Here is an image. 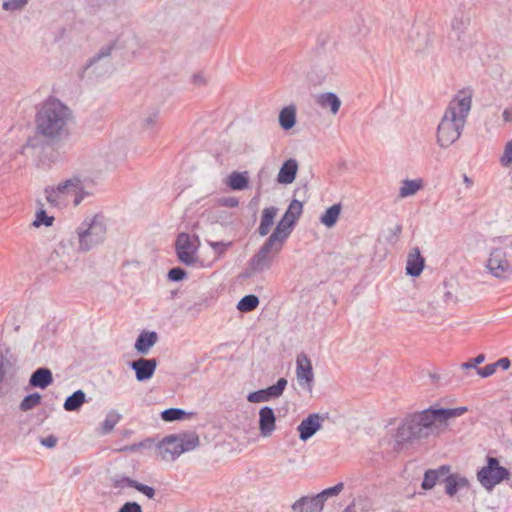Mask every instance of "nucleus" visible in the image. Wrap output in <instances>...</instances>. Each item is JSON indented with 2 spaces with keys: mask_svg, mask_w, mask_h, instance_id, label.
<instances>
[{
  "mask_svg": "<svg viewBox=\"0 0 512 512\" xmlns=\"http://www.w3.org/2000/svg\"><path fill=\"white\" fill-rule=\"evenodd\" d=\"M72 120V110L59 99L49 97L37 109L34 119L36 135L27 139L22 153L30 148L39 149L44 142L57 144L68 138Z\"/></svg>",
  "mask_w": 512,
  "mask_h": 512,
  "instance_id": "1",
  "label": "nucleus"
},
{
  "mask_svg": "<svg viewBox=\"0 0 512 512\" xmlns=\"http://www.w3.org/2000/svg\"><path fill=\"white\" fill-rule=\"evenodd\" d=\"M468 411L466 406L456 408H436L427 409L407 414L395 434V440L398 444L409 443L428 438L436 424H446L448 420L460 417Z\"/></svg>",
  "mask_w": 512,
  "mask_h": 512,
  "instance_id": "2",
  "label": "nucleus"
},
{
  "mask_svg": "<svg viewBox=\"0 0 512 512\" xmlns=\"http://www.w3.org/2000/svg\"><path fill=\"white\" fill-rule=\"evenodd\" d=\"M471 105V95L464 92H460L450 101L437 127V144L440 147L448 148L460 138Z\"/></svg>",
  "mask_w": 512,
  "mask_h": 512,
  "instance_id": "3",
  "label": "nucleus"
},
{
  "mask_svg": "<svg viewBox=\"0 0 512 512\" xmlns=\"http://www.w3.org/2000/svg\"><path fill=\"white\" fill-rule=\"evenodd\" d=\"M78 235V250L88 252L105 240L107 227L103 215L96 214L87 217L76 230Z\"/></svg>",
  "mask_w": 512,
  "mask_h": 512,
  "instance_id": "4",
  "label": "nucleus"
},
{
  "mask_svg": "<svg viewBox=\"0 0 512 512\" xmlns=\"http://www.w3.org/2000/svg\"><path fill=\"white\" fill-rule=\"evenodd\" d=\"M198 445L199 437L196 433H182L163 438L157 446V451L162 460L174 461L182 453L191 451Z\"/></svg>",
  "mask_w": 512,
  "mask_h": 512,
  "instance_id": "5",
  "label": "nucleus"
},
{
  "mask_svg": "<svg viewBox=\"0 0 512 512\" xmlns=\"http://www.w3.org/2000/svg\"><path fill=\"white\" fill-rule=\"evenodd\" d=\"M285 243L270 235L255 253L243 273L244 277H252L272 267L274 258L280 253Z\"/></svg>",
  "mask_w": 512,
  "mask_h": 512,
  "instance_id": "6",
  "label": "nucleus"
},
{
  "mask_svg": "<svg viewBox=\"0 0 512 512\" xmlns=\"http://www.w3.org/2000/svg\"><path fill=\"white\" fill-rule=\"evenodd\" d=\"M509 476V470L501 466L497 458L490 456L487 457L486 465L477 472V480L487 491H492L496 485L508 479Z\"/></svg>",
  "mask_w": 512,
  "mask_h": 512,
  "instance_id": "7",
  "label": "nucleus"
},
{
  "mask_svg": "<svg viewBox=\"0 0 512 512\" xmlns=\"http://www.w3.org/2000/svg\"><path fill=\"white\" fill-rule=\"evenodd\" d=\"M302 211L303 203L296 199L292 200L271 235L285 243Z\"/></svg>",
  "mask_w": 512,
  "mask_h": 512,
  "instance_id": "8",
  "label": "nucleus"
},
{
  "mask_svg": "<svg viewBox=\"0 0 512 512\" xmlns=\"http://www.w3.org/2000/svg\"><path fill=\"white\" fill-rule=\"evenodd\" d=\"M488 272L499 280H508L512 276V264L507 252L501 248H494L486 262Z\"/></svg>",
  "mask_w": 512,
  "mask_h": 512,
  "instance_id": "9",
  "label": "nucleus"
},
{
  "mask_svg": "<svg viewBox=\"0 0 512 512\" xmlns=\"http://www.w3.org/2000/svg\"><path fill=\"white\" fill-rule=\"evenodd\" d=\"M80 188V177L73 176L56 186H48L45 188L46 200L52 206H59L65 197L73 194L75 189Z\"/></svg>",
  "mask_w": 512,
  "mask_h": 512,
  "instance_id": "10",
  "label": "nucleus"
},
{
  "mask_svg": "<svg viewBox=\"0 0 512 512\" xmlns=\"http://www.w3.org/2000/svg\"><path fill=\"white\" fill-rule=\"evenodd\" d=\"M59 322L56 319L48 321L38 331L33 349L36 351L50 350L54 347Z\"/></svg>",
  "mask_w": 512,
  "mask_h": 512,
  "instance_id": "11",
  "label": "nucleus"
},
{
  "mask_svg": "<svg viewBox=\"0 0 512 512\" xmlns=\"http://www.w3.org/2000/svg\"><path fill=\"white\" fill-rule=\"evenodd\" d=\"M287 386L285 378H279L276 384L266 388L251 392L247 396V400L251 403H260L279 398Z\"/></svg>",
  "mask_w": 512,
  "mask_h": 512,
  "instance_id": "12",
  "label": "nucleus"
},
{
  "mask_svg": "<svg viewBox=\"0 0 512 512\" xmlns=\"http://www.w3.org/2000/svg\"><path fill=\"white\" fill-rule=\"evenodd\" d=\"M335 61L333 59H323L317 61L309 73L310 81L315 85H320L334 74Z\"/></svg>",
  "mask_w": 512,
  "mask_h": 512,
  "instance_id": "13",
  "label": "nucleus"
},
{
  "mask_svg": "<svg viewBox=\"0 0 512 512\" xmlns=\"http://www.w3.org/2000/svg\"><path fill=\"white\" fill-rule=\"evenodd\" d=\"M128 364L135 371L136 379L138 381H145L153 376L157 366V360L154 358H139L129 362Z\"/></svg>",
  "mask_w": 512,
  "mask_h": 512,
  "instance_id": "14",
  "label": "nucleus"
},
{
  "mask_svg": "<svg viewBox=\"0 0 512 512\" xmlns=\"http://www.w3.org/2000/svg\"><path fill=\"white\" fill-rule=\"evenodd\" d=\"M321 420L322 417L317 413L309 414L307 418L303 419L297 428L300 440L307 441L320 430L322 427Z\"/></svg>",
  "mask_w": 512,
  "mask_h": 512,
  "instance_id": "15",
  "label": "nucleus"
},
{
  "mask_svg": "<svg viewBox=\"0 0 512 512\" xmlns=\"http://www.w3.org/2000/svg\"><path fill=\"white\" fill-rule=\"evenodd\" d=\"M296 374L297 380L301 386L305 384L309 389L312 388L314 374L312 371L311 361L308 359L306 354L298 356Z\"/></svg>",
  "mask_w": 512,
  "mask_h": 512,
  "instance_id": "16",
  "label": "nucleus"
},
{
  "mask_svg": "<svg viewBox=\"0 0 512 512\" xmlns=\"http://www.w3.org/2000/svg\"><path fill=\"white\" fill-rule=\"evenodd\" d=\"M276 416L274 410L269 406H264L259 411V430L260 435L269 437L275 431Z\"/></svg>",
  "mask_w": 512,
  "mask_h": 512,
  "instance_id": "17",
  "label": "nucleus"
},
{
  "mask_svg": "<svg viewBox=\"0 0 512 512\" xmlns=\"http://www.w3.org/2000/svg\"><path fill=\"white\" fill-rule=\"evenodd\" d=\"M324 504L322 500L315 495L313 497L303 496L292 505L295 512H321Z\"/></svg>",
  "mask_w": 512,
  "mask_h": 512,
  "instance_id": "18",
  "label": "nucleus"
},
{
  "mask_svg": "<svg viewBox=\"0 0 512 512\" xmlns=\"http://www.w3.org/2000/svg\"><path fill=\"white\" fill-rule=\"evenodd\" d=\"M16 372L14 361L7 355L0 354V395H5L8 390L5 389V382L13 378Z\"/></svg>",
  "mask_w": 512,
  "mask_h": 512,
  "instance_id": "19",
  "label": "nucleus"
},
{
  "mask_svg": "<svg viewBox=\"0 0 512 512\" xmlns=\"http://www.w3.org/2000/svg\"><path fill=\"white\" fill-rule=\"evenodd\" d=\"M68 260L65 255V246L61 243L50 253L47 263L52 270L62 272L68 268Z\"/></svg>",
  "mask_w": 512,
  "mask_h": 512,
  "instance_id": "20",
  "label": "nucleus"
},
{
  "mask_svg": "<svg viewBox=\"0 0 512 512\" xmlns=\"http://www.w3.org/2000/svg\"><path fill=\"white\" fill-rule=\"evenodd\" d=\"M424 263L419 248H413L408 255L406 273L412 277L419 276L424 269Z\"/></svg>",
  "mask_w": 512,
  "mask_h": 512,
  "instance_id": "21",
  "label": "nucleus"
},
{
  "mask_svg": "<svg viewBox=\"0 0 512 512\" xmlns=\"http://www.w3.org/2000/svg\"><path fill=\"white\" fill-rule=\"evenodd\" d=\"M298 171V163L295 159L286 160L277 175V181L280 184H291L295 178Z\"/></svg>",
  "mask_w": 512,
  "mask_h": 512,
  "instance_id": "22",
  "label": "nucleus"
},
{
  "mask_svg": "<svg viewBox=\"0 0 512 512\" xmlns=\"http://www.w3.org/2000/svg\"><path fill=\"white\" fill-rule=\"evenodd\" d=\"M450 467L442 465L437 469H429L425 472L421 487L424 490L432 489L438 481H442V477L448 474Z\"/></svg>",
  "mask_w": 512,
  "mask_h": 512,
  "instance_id": "23",
  "label": "nucleus"
},
{
  "mask_svg": "<svg viewBox=\"0 0 512 512\" xmlns=\"http://www.w3.org/2000/svg\"><path fill=\"white\" fill-rule=\"evenodd\" d=\"M442 482L445 484V492L449 496H454L459 489L468 487L469 481L467 478L459 475V474H446L445 478L442 479Z\"/></svg>",
  "mask_w": 512,
  "mask_h": 512,
  "instance_id": "24",
  "label": "nucleus"
},
{
  "mask_svg": "<svg viewBox=\"0 0 512 512\" xmlns=\"http://www.w3.org/2000/svg\"><path fill=\"white\" fill-rule=\"evenodd\" d=\"M316 103L322 109H329L333 115H336L341 106V100L333 92L320 93L316 97Z\"/></svg>",
  "mask_w": 512,
  "mask_h": 512,
  "instance_id": "25",
  "label": "nucleus"
},
{
  "mask_svg": "<svg viewBox=\"0 0 512 512\" xmlns=\"http://www.w3.org/2000/svg\"><path fill=\"white\" fill-rule=\"evenodd\" d=\"M278 213V208L275 206L266 207L262 211L260 224L257 228V232L260 236H266L272 226L274 225L275 217Z\"/></svg>",
  "mask_w": 512,
  "mask_h": 512,
  "instance_id": "26",
  "label": "nucleus"
},
{
  "mask_svg": "<svg viewBox=\"0 0 512 512\" xmlns=\"http://www.w3.org/2000/svg\"><path fill=\"white\" fill-rule=\"evenodd\" d=\"M53 382L52 372L48 368L36 369L29 380V384L32 387H38L44 389Z\"/></svg>",
  "mask_w": 512,
  "mask_h": 512,
  "instance_id": "27",
  "label": "nucleus"
},
{
  "mask_svg": "<svg viewBox=\"0 0 512 512\" xmlns=\"http://www.w3.org/2000/svg\"><path fill=\"white\" fill-rule=\"evenodd\" d=\"M227 185L234 191H241L246 189L249 185L248 172L233 171L228 176Z\"/></svg>",
  "mask_w": 512,
  "mask_h": 512,
  "instance_id": "28",
  "label": "nucleus"
},
{
  "mask_svg": "<svg viewBox=\"0 0 512 512\" xmlns=\"http://www.w3.org/2000/svg\"><path fill=\"white\" fill-rule=\"evenodd\" d=\"M424 186V182L421 178L418 179H404L401 182V187L399 188V197L407 198L415 195L419 190H421Z\"/></svg>",
  "mask_w": 512,
  "mask_h": 512,
  "instance_id": "29",
  "label": "nucleus"
},
{
  "mask_svg": "<svg viewBox=\"0 0 512 512\" xmlns=\"http://www.w3.org/2000/svg\"><path fill=\"white\" fill-rule=\"evenodd\" d=\"M157 339L156 332L143 331L135 342V349L137 352H146L156 343Z\"/></svg>",
  "mask_w": 512,
  "mask_h": 512,
  "instance_id": "30",
  "label": "nucleus"
},
{
  "mask_svg": "<svg viewBox=\"0 0 512 512\" xmlns=\"http://www.w3.org/2000/svg\"><path fill=\"white\" fill-rule=\"evenodd\" d=\"M296 123V108L293 105L284 107L279 113V124L282 129L290 130Z\"/></svg>",
  "mask_w": 512,
  "mask_h": 512,
  "instance_id": "31",
  "label": "nucleus"
},
{
  "mask_svg": "<svg viewBox=\"0 0 512 512\" xmlns=\"http://www.w3.org/2000/svg\"><path fill=\"white\" fill-rule=\"evenodd\" d=\"M85 402V392L83 390H77L66 398L63 407L66 411L69 412L78 411Z\"/></svg>",
  "mask_w": 512,
  "mask_h": 512,
  "instance_id": "32",
  "label": "nucleus"
},
{
  "mask_svg": "<svg viewBox=\"0 0 512 512\" xmlns=\"http://www.w3.org/2000/svg\"><path fill=\"white\" fill-rule=\"evenodd\" d=\"M340 212H341L340 204L332 205L321 215V217H320L321 223L328 228L333 227L339 218Z\"/></svg>",
  "mask_w": 512,
  "mask_h": 512,
  "instance_id": "33",
  "label": "nucleus"
},
{
  "mask_svg": "<svg viewBox=\"0 0 512 512\" xmlns=\"http://www.w3.org/2000/svg\"><path fill=\"white\" fill-rule=\"evenodd\" d=\"M259 305V298L256 295L249 294L240 299L237 309L241 312H251Z\"/></svg>",
  "mask_w": 512,
  "mask_h": 512,
  "instance_id": "34",
  "label": "nucleus"
},
{
  "mask_svg": "<svg viewBox=\"0 0 512 512\" xmlns=\"http://www.w3.org/2000/svg\"><path fill=\"white\" fill-rule=\"evenodd\" d=\"M136 480H133L127 476H119L111 479V486L118 490L120 494L126 488H134L136 486Z\"/></svg>",
  "mask_w": 512,
  "mask_h": 512,
  "instance_id": "35",
  "label": "nucleus"
},
{
  "mask_svg": "<svg viewBox=\"0 0 512 512\" xmlns=\"http://www.w3.org/2000/svg\"><path fill=\"white\" fill-rule=\"evenodd\" d=\"M116 47V41H113L105 46H103L86 64V69L104 57H108L111 55L112 51Z\"/></svg>",
  "mask_w": 512,
  "mask_h": 512,
  "instance_id": "36",
  "label": "nucleus"
},
{
  "mask_svg": "<svg viewBox=\"0 0 512 512\" xmlns=\"http://www.w3.org/2000/svg\"><path fill=\"white\" fill-rule=\"evenodd\" d=\"M41 403V395L37 392L32 393L24 397L21 401L19 408L20 410L26 412L29 411Z\"/></svg>",
  "mask_w": 512,
  "mask_h": 512,
  "instance_id": "37",
  "label": "nucleus"
},
{
  "mask_svg": "<svg viewBox=\"0 0 512 512\" xmlns=\"http://www.w3.org/2000/svg\"><path fill=\"white\" fill-rule=\"evenodd\" d=\"M175 250L176 251H191L195 250L196 248L193 247V244L191 242V237L187 233H180L177 236L176 242H175Z\"/></svg>",
  "mask_w": 512,
  "mask_h": 512,
  "instance_id": "38",
  "label": "nucleus"
},
{
  "mask_svg": "<svg viewBox=\"0 0 512 512\" xmlns=\"http://www.w3.org/2000/svg\"><path fill=\"white\" fill-rule=\"evenodd\" d=\"M187 413L180 408H169L161 413V418L166 422H172L176 420H182L185 418Z\"/></svg>",
  "mask_w": 512,
  "mask_h": 512,
  "instance_id": "39",
  "label": "nucleus"
},
{
  "mask_svg": "<svg viewBox=\"0 0 512 512\" xmlns=\"http://www.w3.org/2000/svg\"><path fill=\"white\" fill-rule=\"evenodd\" d=\"M158 118H159L158 111H153V112L149 113L143 120L142 128L145 131H150L151 135H155L154 128L157 125Z\"/></svg>",
  "mask_w": 512,
  "mask_h": 512,
  "instance_id": "40",
  "label": "nucleus"
},
{
  "mask_svg": "<svg viewBox=\"0 0 512 512\" xmlns=\"http://www.w3.org/2000/svg\"><path fill=\"white\" fill-rule=\"evenodd\" d=\"M176 255L181 263L188 266L195 264L198 260L195 250L176 251Z\"/></svg>",
  "mask_w": 512,
  "mask_h": 512,
  "instance_id": "41",
  "label": "nucleus"
},
{
  "mask_svg": "<svg viewBox=\"0 0 512 512\" xmlns=\"http://www.w3.org/2000/svg\"><path fill=\"white\" fill-rule=\"evenodd\" d=\"M53 221L54 217L48 216L46 212L41 209L36 213L35 220L33 221V226L40 227L41 225H44L49 227L53 224Z\"/></svg>",
  "mask_w": 512,
  "mask_h": 512,
  "instance_id": "42",
  "label": "nucleus"
},
{
  "mask_svg": "<svg viewBox=\"0 0 512 512\" xmlns=\"http://www.w3.org/2000/svg\"><path fill=\"white\" fill-rule=\"evenodd\" d=\"M119 420H120L119 414L109 413L103 422V426H102L103 433L107 434V433L111 432Z\"/></svg>",
  "mask_w": 512,
  "mask_h": 512,
  "instance_id": "43",
  "label": "nucleus"
},
{
  "mask_svg": "<svg viewBox=\"0 0 512 512\" xmlns=\"http://www.w3.org/2000/svg\"><path fill=\"white\" fill-rule=\"evenodd\" d=\"M343 487H344V484L342 482H340L333 487L323 490L322 492H320L317 495L322 500V503L324 504L325 500L329 496L338 495L343 490Z\"/></svg>",
  "mask_w": 512,
  "mask_h": 512,
  "instance_id": "44",
  "label": "nucleus"
},
{
  "mask_svg": "<svg viewBox=\"0 0 512 512\" xmlns=\"http://www.w3.org/2000/svg\"><path fill=\"white\" fill-rule=\"evenodd\" d=\"M28 0H7L2 4V8L6 11H16L21 9Z\"/></svg>",
  "mask_w": 512,
  "mask_h": 512,
  "instance_id": "45",
  "label": "nucleus"
},
{
  "mask_svg": "<svg viewBox=\"0 0 512 512\" xmlns=\"http://www.w3.org/2000/svg\"><path fill=\"white\" fill-rule=\"evenodd\" d=\"M500 163L504 167H508L512 163V140L506 144Z\"/></svg>",
  "mask_w": 512,
  "mask_h": 512,
  "instance_id": "46",
  "label": "nucleus"
},
{
  "mask_svg": "<svg viewBox=\"0 0 512 512\" xmlns=\"http://www.w3.org/2000/svg\"><path fill=\"white\" fill-rule=\"evenodd\" d=\"M208 244L214 250V252L218 255L224 254L227 251V249L232 246V242L225 243L222 241H220V242L209 241Z\"/></svg>",
  "mask_w": 512,
  "mask_h": 512,
  "instance_id": "47",
  "label": "nucleus"
},
{
  "mask_svg": "<svg viewBox=\"0 0 512 512\" xmlns=\"http://www.w3.org/2000/svg\"><path fill=\"white\" fill-rule=\"evenodd\" d=\"M186 271L180 267H174L168 272V279L170 281H181L186 277Z\"/></svg>",
  "mask_w": 512,
  "mask_h": 512,
  "instance_id": "48",
  "label": "nucleus"
},
{
  "mask_svg": "<svg viewBox=\"0 0 512 512\" xmlns=\"http://www.w3.org/2000/svg\"><path fill=\"white\" fill-rule=\"evenodd\" d=\"M88 195H89V193L84 190L83 182L80 179V188L75 189V191H74V200H73L74 205L78 206L84 200V198Z\"/></svg>",
  "mask_w": 512,
  "mask_h": 512,
  "instance_id": "49",
  "label": "nucleus"
},
{
  "mask_svg": "<svg viewBox=\"0 0 512 512\" xmlns=\"http://www.w3.org/2000/svg\"><path fill=\"white\" fill-rule=\"evenodd\" d=\"M135 489L141 493H143L147 498L153 499L155 496V489L148 485L142 484L140 482H136Z\"/></svg>",
  "mask_w": 512,
  "mask_h": 512,
  "instance_id": "50",
  "label": "nucleus"
},
{
  "mask_svg": "<svg viewBox=\"0 0 512 512\" xmlns=\"http://www.w3.org/2000/svg\"><path fill=\"white\" fill-rule=\"evenodd\" d=\"M118 512H142V507L137 502L124 503Z\"/></svg>",
  "mask_w": 512,
  "mask_h": 512,
  "instance_id": "51",
  "label": "nucleus"
},
{
  "mask_svg": "<svg viewBox=\"0 0 512 512\" xmlns=\"http://www.w3.org/2000/svg\"><path fill=\"white\" fill-rule=\"evenodd\" d=\"M495 371H496L495 365L493 363H490V364H487L483 368H478L477 374L479 376H481L482 378H486V377L493 375L495 373Z\"/></svg>",
  "mask_w": 512,
  "mask_h": 512,
  "instance_id": "52",
  "label": "nucleus"
},
{
  "mask_svg": "<svg viewBox=\"0 0 512 512\" xmlns=\"http://www.w3.org/2000/svg\"><path fill=\"white\" fill-rule=\"evenodd\" d=\"M220 204L225 207L234 208L239 205V200L236 197H226L220 200Z\"/></svg>",
  "mask_w": 512,
  "mask_h": 512,
  "instance_id": "53",
  "label": "nucleus"
},
{
  "mask_svg": "<svg viewBox=\"0 0 512 512\" xmlns=\"http://www.w3.org/2000/svg\"><path fill=\"white\" fill-rule=\"evenodd\" d=\"M493 364L495 365V369H497L499 367L502 370H507L510 367L511 362L508 358L504 357V358L499 359L496 362H493Z\"/></svg>",
  "mask_w": 512,
  "mask_h": 512,
  "instance_id": "54",
  "label": "nucleus"
},
{
  "mask_svg": "<svg viewBox=\"0 0 512 512\" xmlns=\"http://www.w3.org/2000/svg\"><path fill=\"white\" fill-rule=\"evenodd\" d=\"M41 444L43 446L47 447V448H53L57 444V438L52 436V435H50V436H48L46 438H43L41 440Z\"/></svg>",
  "mask_w": 512,
  "mask_h": 512,
  "instance_id": "55",
  "label": "nucleus"
},
{
  "mask_svg": "<svg viewBox=\"0 0 512 512\" xmlns=\"http://www.w3.org/2000/svg\"><path fill=\"white\" fill-rule=\"evenodd\" d=\"M503 119L504 121L506 122H511L512 121V109L510 108H507L503 111Z\"/></svg>",
  "mask_w": 512,
  "mask_h": 512,
  "instance_id": "56",
  "label": "nucleus"
},
{
  "mask_svg": "<svg viewBox=\"0 0 512 512\" xmlns=\"http://www.w3.org/2000/svg\"><path fill=\"white\" fill-rule=\"evenodd\" d=\"M472 360H473V367H477L479 364L484 362V360H485L484 354H478V356Z\"/></svg>",
  "mask_w": 512,
  "mask_h": 512,
  "instance_id": "57",
  "label": "nucleus"
},
{
  "mask_svg": "<svg viewBox=\"0 0 512 512\" xmlns=\"http://www.w3.org/2000/svg\"><path fill=\"white\" fill-rule=\"evenodd\" d=\"M402 232V226L401 225H396L392 230H391V233H392V236L397 238L400 233Z\"/></svg>",
  "mask_w": 512,
  "mask_h": 512,
  "instance_id": "58",
  "label": "nucleus"
},
{
  "mask_svg": "<svg viewBox=\"0 0 512 512\" xmlns=\"http://www.w3.org/2000/svg\"><path fill=\"white\" fill-rule=\"evenodd\" d=\"M463 181L467 187H471L473 185V181L466 174L463 175Z\"/></svg>",
  "mask_w": 512,
  "mask_h": 512,
  "instance_id": "59",
  "label": "nucleus"
},
{
  "mask_svg": "<svg viewBox=\"0 0 512 512\" xmlns=\"http://www.w3.org/2000/svg\"><path fill=\"white\" fill-rule=\"evenodd\" d=\"M461 367L464 368V369L474 368L473 367V360H470V361L462 363Z\"/></svg>",
  "mask_w": 512,
  "mask_h": 512,
  "instance_id": "60",
  "label": "nucleus"
},
{
  "mask_svg": "<svg viewBox=\"0 0 512 512\" xmlns=\"http://www.w3.org/2000/svg\"><path fill=\"white\" fill-rule=\"evenodd\" d=\"M193 80H194L195 84H202V83H204V80H203L202 76H200V75H195L193 77Z\"/></svg>",
  "mask_w": 512,
  "mask_h": 512,
  "instance_id": "61",
  "label": "nucleus"
},
{
  "mask_svg": "<svg viewBox=\"0 0 512 512\" xmlns=\"http://www.w3.org/2000/svg\"><path fill=\"white\" fill-rule=\"evenodd\" d=\"M188 310L189 311H191V310L199 311L200 310V304H194L192 307H189Z\"/></svg>",
  "mask_w": 512,
  "mask_h": 512,
  "instance_id": "62",
  "label": "nucleus"
},
{
  "mask_svg": "<svg viewBox=\"0 0 512 512\" xmlns=\"http://www.w3.org/2000/svg\"><path fill=\"white\" fill-rule=\"evenodd\" d=\"M344 512H350V508L348 507Z\"/></svg>",
  "mask_w": 512,
  "mask_h": 512,
  "instance_id": "63",
  "label": "nucleus"
}]
</instances>
